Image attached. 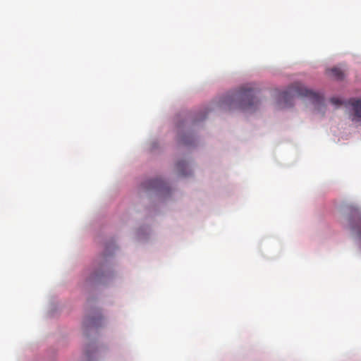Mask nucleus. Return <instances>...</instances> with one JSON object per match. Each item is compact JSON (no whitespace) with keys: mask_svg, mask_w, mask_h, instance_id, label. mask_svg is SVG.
<instances>
[{"mask_svg":"<svg viewBox=\"0 0 361 361\" xmlns=\"http://www.w3.org/2000/svg\"><path fill=\"white\" fill-rule=\"evenodd\" d=\"M224 103L229 109H239L245 111H254L259 105L256 97V90L252 87H241L240 90L228 94Z\"/></svg>","mask_w":361,"mask_h":361,"instance_id":"f257e3e1","label":"nucleus"},{"mask_svg":"<svg viewBox=\"0 0 361 361\" xmlns=\"http://www.w3.org/2000/svg\"><path fill=\"white\" fill-rule=\"evenodd\" d=\"M295 97H307L312 100L318 111H322L324 104V97L319 94L307 89L300 83H295L289 87L287 90L280 93L279 105L281 108L289 107L293 105Z\"/></svg>","mask_w":361,"mask_h":361,"instance_id":"f03ea898","label":"nucleus"},{"mask_svg":"<svg viewBox=\"0 0 361 361\" xmlns=\"http://www.w3.org/2000/svg\"><path fill=\"white\" fill-rule=\"evenodd\" d=\"M347 221L349 229L361 243V210L357 206L347 207Z\"/></svg>","mask_w":361,"mask_h":361,"instance_id":"7ed1b4c3","label":"nucleus"},{"mask_svg":"<svg viewBox=\"0 0 361 361\" xmlns=\"http://www.w3.org/2000/svg\"><path fill=\"white\" fill-rule=\"evenodd\" d=\"M348 104L353 107L352 121L354 122L361 121V99H350Z\"/></svg>","mask_w":361,"mask_h":361,"instance_id":"20e7f679","label":"nucleus"},{"mask_svg":"<svg viewBox=\"0 0 361 361\" xmlns=\"http://www.w3.org/2000/svg\"><path fill=\"white\" fill-rule=\"evenodd\" d=\"M164 185V181L160 178L149 180L143 183V186L147 190L156 189L161 190Z\"/></svg>","mask_w":361,"mask_h":361,"instance_id":"39448f33","label":"nucleus"},{"mask_svg":"<svg viewBox=\"0 0 361 361\" xmlns=\"http://www.w3.org/2000/svg\"><path fill=\"white\" fill-rule=\"evenodd\" d=\"M104 276V272L101 269L94 271L91 274L89 278L90 281L97 282L102 280V278Z\"/></svg>","mask_w":361,"mask_h":361,"instance_id":"423d86ee","label":"nucleus"},{"mask_svg":"<svg viewBox=\"0 0 361 361\" xmlns=\"http://www.w3.org/2000/svg\"><path fill=\"white\" fill-rule=\"evenodd\" d=\"M331 73L336 80H342L344 78V73L339 68H333L331 69Z\"/></svg>","mask_w":361,"mask_h":361,"instance_id":"0eeeda50","label":"nucleus"},{"mask_svg":"<svg viewBox=\"0 0 361 361\" xmlns=\"http://www.w3.org/2000/svg\"><path fill=\"white\" fill-rule=\"evenodd\" d=\"M100 319V316L96 317H87L85 323L87 326H97L99 324V321Z\"/></svg>","mask_w":361,"mask_h":361,"instance_id":"6e6552de","label":"nucleus"},{"mask_svg":"<svg viewBox=\"0 0 361 361\" xmlns=\"http://www.w3.org/2000/svg\"><path fill=\"white\" fill-rule=\"evenodd\" d=\"M177 169L178 170L179 173L182 176H188V173L185 171V169H187V164L184 161H181L177 163L176 164Z\"/></svg>","mask_w":361,"mask_h":361,"instance_id":"1a4fd4ad","label":"nucleus"},{"mask_svg":"<svg viewBox=\"0 0 361 361\" xmlns=\"http://www.w3.org/2000/svg\"><path fill=\"white\" fill-rule=\"evenodd\" d=\"M330 102L332 104L335 105L336 106H339L343 104L342 100L337 97L331 98Z\"/></svg>","mask_w":361,"mask_h":361,"instance_id":"9d476101","label":"nucleus"},{"mask_svg":"<svg viewBox=\"0 0 361 361\" xmlns=\"http://www.w3.org/2000/svg\"><path fill=\"white\" fill-rule=\"evenodd\" d=\"M182 142H183V143H184L185 145H190V142L188 140H185V139H183Z\"/></svg>","mask_w":361,"mask_h":361,"instance_id":"9b49d317","label":"nucleus"}]
</instances>
